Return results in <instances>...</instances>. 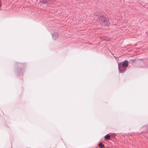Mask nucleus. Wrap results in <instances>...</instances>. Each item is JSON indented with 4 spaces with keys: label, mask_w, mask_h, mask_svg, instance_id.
Listing matches in <instances>:
<instances>
[{
    "label": "nucleus",
    "mask_w": 148,
    "mask_h": 148,
    "mask_svg": "<svg viewBox=\"0 0 148 148\" xmlns=\"http://www.w3.org/2000/svg\"><path fill=\"white\" fill-rule=\"evenodd\" d=\"M98 17L99 18V20L98 21H99V23L101 25H108L109 24V23L108 22L106 18H104L103 16L102 15V14H100L99 15H98Z\"/></svg>",
    "instance_id": "obj_1"
},
{
    "label": "nucleus",
    "mask_w": 148,
    "mask_h": 148,
    "mask_svg": "<svg viewBox=\"0 0 148 148\" xmlns=\"http://www.w3.org/2000/svg\"><path fill=\"white\" fill-rule=\"evenodd\" d=\"M128 65V61L127 60H125L123 62L122 64V67H120L119 65L118 66V68L119 70V73H123L125 71V69H124V68H125Z\"/></svg>",
    "instance_id": "obj_2"
},
{
    "label": "nucleus",
    "mask_w": 148,
    "mask_h": 148,
    "mask_svg": "<svg viewBox=\"0 0 148 148\" xmlns=\"http://www.w3.org/2000/svg\"><path fill=\"white\" fill-rule=\"evenodd\" d=\"M52 36L54 40H56L59 37V35L57 33H54L52 34Z\"/></svg>",
    "instance_id": "obj_3"
},
{
    "label": "nucleus",
    "mask_w": 148,
    "mask_h": 148,
    "mask_svg": "<svg viewBox=\"0 0 148 148\" xmlns=\"http://www.w3.org/2000/svg\"><path fill=\"white\" fill-rule=\"evenodd\" d=\"M104 138L106 140H109L110 139V136L108 134H107L105 136Z\"/></svg>",
    "instance_id": "obj_4"
},
{
    "label": "nucleus",
    "mask_w": 148,
    "mask_h": 148,
    "mask_svg": "<svg viewBox=\"0 0 148 148\" xmlns=\"http://www.w3.org/2000/svg\"><path fill=\"white\" fill-rule=\"evenodd\" d=\"M98 146L100 148H102L104 147V145L102 144L101 143H99L98 144Z\"/></svg>",
    "instance_id": "obj_5"
},
{
    "label": "nucleus",
    "mask_w": 148,
    "mask_h": 148,
    "mask_svg": "<svg viewBox=\"0 0 148 148\" xmlns=\"http://www.w3.org/2000/svg\"><path fill=\"white\" fill-rule=\"evenodd\" d=\"M103 40H109V38H107L106 37H104L103 38Z\"/></svg>",
    "instance_id": "obj_6"
},
{
    "label": "nucleus",
    "mask_w": 148,
    "mask_h": 148,
    "mask_svg": "<svg viewBox=\"0 0 148 148\" xmlns=\"http://www.w3.org/2000/svg\"><path fill=\"white\" fill-rule=\"evenodd\" d=\"M49 0H44L43 2L45 3H47L48 2Z\"/></svg>",
    "instance_id": "obj_7"
}]
</instances>
